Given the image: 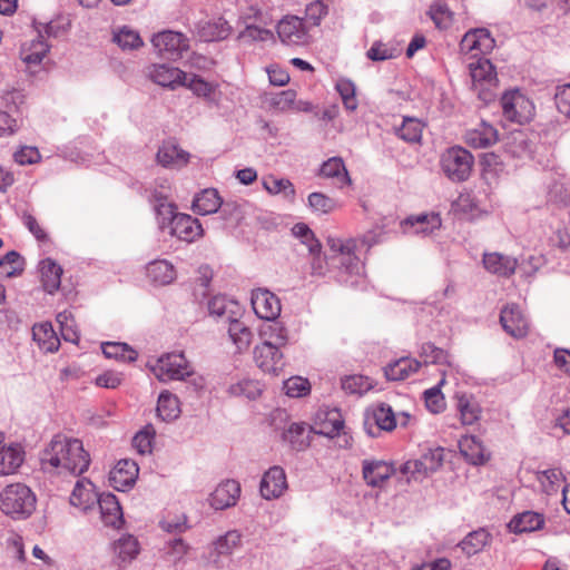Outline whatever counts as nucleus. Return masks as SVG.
<instances>
[{"instance_id": "c85d7f7f", "label": "nucleus", "mask_w": 570, "mask_h": 570, "mask_svg": "<svg viewBox=\"0 0 570 570\" xmlns=\"http://www.w3.org/2000/svg\"><path fill=\"white\" fill-rule=\"evenodd\" d=\"M38 269L43 289L49 294L57 292L61 284V266L51 258H45L40 261Z\"/></svg>"}, {"instance_id": "7ed1b4c3", "label": "nucleus", "mask_w": 570, "mask_h": 570, "mask_svg": "<svg viewBox=\"0 0 570 570\" xmlns=\"http://www.w3.org/2000/svg\"><path fill=\"white\" fill-rule=\"evenodd\" d=\"M495 46L494 39L485 28L469 30L460 42V51L463 55H471L475 61L469 62L470 76L476 86H492L497 82L494 66L484 56L489 55Z\"/></svg>"}, {"instance_id": "1a4fd4ad", "label": "nucleus", "mask_w": 570, "mask_h": 570, "mask_svg": "<svg viewBox=\"0 0 570 570\" xmlns=\"http://www.w3.org/2000/svg\"><path fill=\"white\" fill-rule=\"evenodd\" d=\"M151 43L158 53L167 59H177L189 49L188 38L181 32L171 30L154 35Z\"/></svg>"}, {"instance_id": "a18cd8bd", "label": "nucleus", "mask_w": 570, "mask_h": 570, "mask_svg": "<svg viewBox=\"0 0 570 570\" xmlns=\"http://www.w3.org/2000/svg\"><path fill=\"white\" fill-rule=\"evenodd\" d=\"M240 540L242 535L238 531H228L213 542V553L217 557H227L240 544Z\"/></svg>"}, {"instance_id": "473e14b6", "label": "nucleus", "mask_w": 570, "mask_h": 570, "mask_svg": "<svg viewBox=\"0 0 570 570\" xmlns=\"http://www.w3.org/2000/svg\"><path fill=\"white\" fill-rule=\"evenodd\" d=\"M456 409L463 425H472L481 417V406L471 394H456Z\"/></svg>"}, {"instance_id": "4d7b16f0", "label": "nucleus", "mask_w": 570, "mask_h": 570, "mask_svg": "<svg viewBox=\"0 0 570 570\" xmlns=\"http://www.w3.org/2000/svg\"><path fill=\"white\" fill-rule=\"evenodd\" d=\"M0 268H6L4 273L8 277L20 275L24 269V259L16 252H8L0 258Z\"/></svg>"}, {"instance_id": "6ab92c4d", "label": "nucleus", "mask_w": 570, "mask_h": 570, "mask_svg": "<svg viewBox=\"0 0 570 570\" xmlns=\"http://www.w3.org/2000/svg\"><path fill=\"white\" fill-rule=\"evenodd\" d=\"M343 429L344 420L337 409L318 412L314 426H309V431L327 438L341 436Z\"/></svg>"}, {"instance_id": "412c9836", "label": "nucleus", "mask_w": 570, "mask_h": 570, "mask_svg": "<svg viewBox=\"0 0 570 570\" xmlns=\"http://www.w3.org/2000/svg\"><path fill=\"white\" fill-rule=\"evenodd\" d=\"M149 78L155 83L174 90L177 87L183 86L184 80L188 79V75L179 68L161 63L150 67Z\"/></svg>"}, {"instance_id": "09e8293b", "label": "nucleus", "mask_w": 570, "mask_h": 570, "mask_svg": "<svg viewBox=\"0 0 570 570\" xmlns=\"http://www.w3.org/2000/svg\"><path fill=\"white\" fill-rule=\"evenodd\" d=\"M429 14L439 29H448L453 21V12L444 1H436L430 6Z\"/></svg>"}, {"instance_id": "6e6552de", "label": "nucleus", "mask_w": 570, "mask_h": 570, "mask_svg": "<svg viewBox=\"0 0 570 570\" xmlns=\"http://www.w3.org/2000/svg\"><path fill=\"white\" fill-rule=\"evenodd\" d=\"M503 116L513 122L524 124L532 119L534 106L519 90L505 92L501 98Z\"/></svg>"}, {"instance_id": "2f4dec72", "label": "nucleus", "mask_w": 570, "mask_h": 570, "mask_svg": "<svg viewBox=\"0 0 570 570\" xmlns=\"http://www.w3.org/2000/svg\"><path fill=\"white\" fill-rule=\"evenodd\" d=\"M37 32L36 39L21 47L20 56L27 65H39L50 50V45L45 40L42 30L37 28Z\"/></svg>"}, {"instance_id": "58836bf2", "label": "nucleus", "mask_w": 570, "mask_h": 570, "mask_svg": "<svg viewBox=\"0 0 570 570\" xmlns=\"http://www.w3.org/2000/svg\"><path fill=\"white\" fill-rule=\"evenodd\" d=\"M157 415L165 422L176 420L180 414L179 400L169 391H163L157 401Z\"/></svg>"}, {"instance_id": "39448f33", "label": "nucleus", "mask_w": 570, "mask_h": 570, "mask_svg": "<svg viewBox=\"0 0 570 570\" xmlns=\"http://www.w3.org/2000/svg\"><path fill=\"white\" fill-rule=\"evenodd\" d=\"M24 94L19 89H11L3 94L0 100V136L14 134L22 124V109Z\"/></svg>"}, {"instance_id": "8fccbe9b", "label": "nucleus", "mask_w": 570, "mask_h": 570, "mask_svg": "<svg viewBox=\"0 0 570 570\" xmlns=\"http://www.w3.org/2000/svg\"><path fill=\"white\" fill-rule=\"evenodd\" d=\"M400 473L405 479L406 483L421 482L426 479L431 473L424 468L423 461L419 459L409 460L400 468Z\"/></svg>"}, {"instance_id": "f8f14e48", "label": "nucleus", "mask_w": 570, "mask_h": 570, "mask_svg": "<svg viewBox=\"0 0 570 570\" xmlns=\"http://www.w3.org/2000/svg\"><path fill=\"white\" fill-rule=\"evenodd\" d=\"M252 306L255 314L266 321L276 320L281 313L279 298L266 288H258L252 293Z\"/></svg>"}, {"instance_id": "ddd939ff", "label": "nucleus", "mask_w": 570, "mask_h": 570, "mask_svg": "<svg viewBox=\"0 0 570 570\" xmlns=\"http://www.w3.org/2000/svg\"><path fill=\"white\" fill-rule=\"evenodd\" d=\"M222 208V214H227L235 209L232 203L223 204V200L215 188H207L197 194L193 200V209L199 215H209L217 213Z\"/></svg>"}, {"instance_id": "4c0bfd02", "label": "nucleus", "mask_w": 570, "mask_h": 570, "mask_svg": "<svg viewBox=\"0 0 570 570\" xmlns=\"http://www.w3.org/2000/svg\"><path fill=\"white\" fill-rule=\"evenodd\" d=\"M305 423H292L283 433V440L295 451H303L309 445V434Z\"/></svg>"}, {"instance_id": "864d4df0", "label": "nucleus", "mask_w": 570, "mask_h": 570, "mask_svg": "<svg viewBox=\"0 0 570 570\" xmlns=\"http://www.w3.org/2000/svg\"><path fill=\"white\" fill-rule=\"evenodd\" d=\"M114 41L124 50L138 49L144 45L139 33L126 26L115 33Z\"/></svg>"}, {"instance_id": "052dcab7", "label": "nucleus", "mask_w": 570, "mask_h": 570, "mask_svg": "<svg viewBox=\"0 0 570 570\" xmlns=\"http://www.w3.org/2000/svg\"><path fill=\"white\" fill-rule=\"evenodd\" d=\"M296 96L297 94L295 90L287 89L271 95L267 101L271 108L281 112H286L292 110V107L294 106V98H296Z\"/></svg>"}, {"instance_id": "6e6d98bb", "label": "nucleus", "mask_w": 570, "mask_h": 570, "mask_svg": "<svg viewBox=\"0 0 570 570\" xmlns=\"http://www.w3.org/2000/svg\"><path fill=\"white\" fill-rule=\"evenodd\" d=\"M115 552L118 558L126 562L138 554V541L132 535H124L115 543Z\"/></svg>"}, {"instance_id": "f3484780", "label": "nucleus", "mask_w": 570, "mask_h": 570, "mask_svg": "<svg viewBox=\"0 0 570 570\" xmlns=\"http://www.w3.org/2000/svg\"><path fill=\"white\" fill-rule=\"evenodd\" d=\"M500 323L503 330L513 337H523L528 334L529 323L520 307L515 304L507 305L500 313Z\"/></svg>"}, {"instance_id": "a19ab883", "label": "nucleus", "mask_w": 570, "mask_h": 570, "mask_svg": "<svg viewBox=\"0 0 570 570\" xmlns=\"http://www.w3.org/2000/svg\"><path fill=\"white\" fill-rule=\"evenodd\" d=\"M261 336L264 342L269 345H276L282 348L288 343V332L286 327L278 321H269L268 324L264 325L261 331Z\"/></svg>"}, {"instance_id": "b1692460", "label": "nucleus", "mask_w": 570, "mask_h": 570, "mask_svg": "<svg viewBox=\"0 0 570 570\" xmlns=\"http://www.w3.org/2000/svg\"><path fill=\"white\" fill-rule=\"evenodd\" d=\"M395 472L392 464L379 460H364L362 463L363 478L370 487H381Z\"/></svg>"}, {"instance_id": "f03ea898", "label": "nucleus", "mask_w": 570, "mask_h": 570, "mask_svg": "<svg viewBox=\"0 0 570 570\" xmlns=\"http://www.w3.org/2000/svg\"><path fill=\"white\" fill-rule=\"evenodd\" d=\"M90 464V455L78 439L55 435L41 452L40 465L46 473L80 475Z\"/></svg>"}, {"instance_id": "69168bd1", "label": "nucleus", "mask_w": 570, "mask_h": 570, "mask_svg": "<svg viewBox=\"0 0 570 570\" xmlns=\"http://www.w3.org/2000/svg\"><path fill=\"white\" fill-rule=\"evenodd\" d=\"M420 355L424 358L425 363L449 364V354L432 343H424L421 346Z\"/></svg>"}, {"instance_id": "680f3d73", "label": "nucleus", "mask_w": 570, "mask_h": 570, "mask_svg": "<svg viewBox=\"0 0 570 570\" xmlns=\"http://www.w3.org/2000/svg\"><path fill=\"white\" fill-rule=\"evenodd\" d=\"M184 87L190 89L196 96L210 99L215 91V86L199 76L190 75L187 80H184Z\"/></svg>"}, {"instance_id": "5701e85b", "label": "nucleus", "mask_w": 570, "mask_h": 570, "mask_svg": "<svg viewBox=\"0 0 570 570\" xmlns=\"http://www.w3.org/2000/svg\"><path fill=\"white\" fill-rule=\"evenodd\" d=\"M156 158L163 167L179 169L188 164L190 155L174 140H167L158 148Z\"/></svg>"}, {"instance_id": "c756f323", "label": "nucleus", "mask_w": 570, "mask_h": 570, "mask_svg": "<svg viewBox=\"0 0 570 570\" xmlns=\"http://www.w3.org/2000/svg\"><path fill=\"white\" fill-rule=\"evenodd\" d=\"M484 268L495 275L509 277L514 274L518 262L515 258L502 255L500 253H489L483 255Z\"/></svg>"}, {"instance_id": "ea45409f", "label": "nucleus", "mask_w": 570, "mask_h": 570, "mask_svg": "<svg viewBox=\"0 0 570 570\" xmlns=\"http://www.w3.org/2000/svg\"><path fill=\"white\" fill-rule=\"evenodd\" d=\"M320 173L326 178H335L337 186L341 188L351 184L344 161L340 157H333L324 161Z\"/></svg>"}, {"instance_id": "f257e3e1", "label": "nucleus", "mask_w": 570, "mask_h": 570, "mask_svg": "<svg viewBox=\"0 0 570 570\" xmlns=\"http://www.w3.org/2000/svg\"><path fill=\"white\" fill-rule=\"evenodd\" d=\"M330 255L322 257L321 253L312 255L311 273L314 276H325L330 267H336V278L340 283L355 285L363 273L364 265L355 255L356 240L330 237L327 239Z\"/></svg>"}, {"instance_id": "e433bc0d", "label": "nucleus", "mask_w": 570, "mask_h": 570, "mask_svg": "<svg viewBox=\"0 0 570 570\" xmlns=\"http://www.w3.org/2000/svg\"><path fill=\"white\" fill-rule=\"evenodd\" d=\"M544 524V518L541 513L525 511L512 518L509 528L514 533L532 532L539 530Z\"/></svg>"}, {"instance_id": "cd10ccee", "label": "nucleus", "mask_w": 570, "mask_h": 570, "mask_svg": "<svg viewBox=\"0 0 570 570\" xmlns=\"http://www.w3.org/2000/svg\"><path fill=\"white\" fill-rule=\"evenodd\" d=\"M497 140V129L485 121H481L475 128L468 130L464 135V141L473 148H488L494 145Z\"/></svg>"}, {"instance_id": "de8ad7c7", "label": "nucleus", "mask_w": 570, "mask_h": 570, "mask_svg": "<svg viewBox=\"0 0 570 570\" xmlns=\"http://www.w3.org/2000/svg\"><path fill=\"white\" fill-rule=\"evenodd\" d=\"M336 91L340 94L343 105L348 111H355L358 102L356 99L355 83L347 78H340L335 85Z\"/></svg>"}, {"instance_id": "a211bd4d", "label": "nucleus", "mask_w": 570, "mask_h": 570, "mask_svg": "<svg viewBox=\"0 0 570 570\" xmlns=\"http://www.w3.org/2000/svg\"><path fill=\"white\" fill-rule=\"evenodd\" d=\"M287 488L286 474L283 468L275 465L268 469L262 478L259 491L264 499L279 498Z\"/></svg>"}, {"instance_id": "9b49d317", "label": "nucleus", "mask_w": 570, "mask_h": 570, "mask_svg": "<svg viewBox=\"0 0 570 570\" xmlns=\"http://www.w3.org/2000/svg\"><path fill=\"white\" fill-rule=\"evenodd\" d=\"M277 35L283 43L305 45L308 41V32L303 19L296 16H286L277 24Z\"/></svg>"}, {"instance_id": "c9c22d12", "label": "nucleus", "mask_w": 570, "mask_h": 570, "mask_svg": "<svg viewBox=\"0 0 570 570\" xmlns=\"http://www.w3.org/2000/svg\"><path fill=\"white\" fill-rule=\"evenodd\" d=\"M421 363L411 357H401L385 366L384 373L390 381H401L407 379L411 374L417 372Z\"/></svg>"}, {"instance_id": "72a5a7b5", "label": "nucleus", "mask_w": 570, "mask_h": 570, "mask_svg": "<svg viewBox=\"0 0 570 570\" xmlns=\"http://www.w3.org/2000/svg\"><path fill=\"white\" fill-rule=\"evenodd\" d=\"M24 452L20 444L0 448V473L8 475L13 473L23 462Z\"/></svg>"}, {"instance_id": "9d476101", "label": "nucleus", "mask_w": 570, "mask_h": 570, "mask_svg": "<svg viewBox=\"0 0 570 570\" xmlns=\"http://www.w3.org/2000/svg\"><path fill=\"white\" fill-rule=\"evenodd\" d=\"M395 426V415L390 405L382 403L365 414L364 430L372 438L381 431H392Z\"/></svg>"}, {"instance_id": "f704fd0d", "label": "nucleus", "mask_w": 570, "mask_h": 570, "mask_svg": "<svg viewBox=\"0 0 570 570\" xmlns=\"http://www.w3.org/2000/svg\"><path fill=\"white\" fill-rule=\"evenodd\" d=\"M32 337L45 352H56L60 346V340L51 323L36 324L32 327Z\"/></svg>"}, {"instance_id": "bb28decb", "label": "nucleus", "mask_w": 570, "mask_h": 570, "mask_svg": "<svg viewBox=\"0 0 570 570\" xmlns=\"http://www.w3.org/2000/svg\"><path fill=\"white\" fill-rule=\"evenodd\" d=\"M460 453L473 465H482L490 459L483 443L474 435H464L459 441Z\"/></svg>"}, {"instance_id": "a878e982", "label": "nucleus", "mask_w": 570, "mask_h": 570, "mask_svg": "<svg viewBox=\"0 0 570 570\" xmlns=\"http://www.w3.org/2000/svg\"><path fill=\"white\" fill-rule=\"evenodd\" d=\"M96 503L99 505L101 520L105 525L119 528L122 524V510L115 494L102 493Z\"/></svg>"}, {"instance_id": "13d9d810", "label": "nucleus", "mask_w": 570, "mask_h": 570, "mask_svg": "<svg viewBox=\"0 0 570 570\" xmlns=\"http://www.w3.org/2000/svg\"><path fill=\"white\" fill-rule=\"evenodd\" d=\"M230 396H245L249 400H254L261 394L259 384L253 380H242L235 384H232L228 390Z\"/></svg>"}, {"instance_id": "338daca9", "label": "nucleus", "mask_w": 570, "mask_h": 570, "mask_svg": "<svg viewBox=\"0 0 570 570\" xmlns=\"http://www.w3.org/2000/svg\"><path fill=\"white\" fill-rule=\"evenodd\" d=\"M420 460L423 461L425 470L432 474L433 472L438 471L443 463L444 449H430L420 456Z\"/></svg>"}, {"instance_id": "393cba45", "label": "nucleus", "mask_w": 570, "mask_h": 570, "mask_svg": "<svg viewBox=\"0 0 570 570\" xmlns=\"http://www.w3.org/2000/svg\"><path fill=\"white\" fill-rule=\"evenodd\" d=\"M99 495L94 483L89 479L82 478L75 484L70 495V503L82 511H88L96 504Z\"/></svg>"}, {"instance_id": "20e7f679", "label": "nucleus", "mask_w": 570, "mask_h": 570, "mask_svg": "<svg viewBox=\"0 0 570 570\" xmlns=\"http://www.w3.org/2000/svg\"><path fill=\"white\" fill-rule=\"evenodd\" d=\"M36 494L23 483L8 484L0 492V510L13 520H24L36 510Z\"/></svg>"}, {"instance_id": "0eeeda50", "label": "nucleus", "mask_w": 570, "mask_h": 570, "mask_svg": "<svg viewBox=\"0 0 570 570\" xmlns=\"http://www.w3.org/2000/svg\"><path fill=\"white\" fill-rule=\"evenodd\" d=\"M153 372L163 382L185 380L193 374V366L183 353H169L157 360Z\"/></svg>"}, {"instance_id": "e2e57ef3", "label": "nucleus", "mask_w": 570, "mask_h": 570, "mask_svg": "<svg viewBox=\"0 0 570 570\" xmlns=\"http://www.w3.org/2000/svg\"><path fill=\"white\" fill-rule=\"evenodd\" d=\"M284 391L289 397H302L309 393L311 384L307 379L293 376L284 382Z\"/></svg>"}, {"instance_id": "c03bdc74", "label": "nucleus", "mask_w": 570, "mask_h": 570, "mask_svg": "<svg viewBox=\"0 0 570 570\" xmlns=\"http://www.w3.org/2000/svg\"><path fill=\"white\" fill-rule=\"evenodd\" d=\"M423 124L411 117H405L400 127L395 128L396 135L410 144L420 142L422 138Z\"/></svg>"}, {"instance_id": "aec40b11", "label": "nucleus", "mask_w": 570, "mask_h": 570, "mask_svg": "<svg viewBox=\"0 0 570 570\" xmlns=\"http://www.w3.org/2000/svg\"><path fill=\"white\" fill-rule=\"evenodd\" d=\"M256 365L266 373L277 374L283 367V354L276 345L263 342L254 348Z\"/></svg>"}, {"instance_id": "37998d69", "label": "nucleus", "mask_w": 570, "mask_h": 570, "mask_svg": "<svg viewBox=\"0 0 570 570\" xmlns=\"http://www.w3.org/2000/svg\"><path fill=\"white\" fill-rule=\"evenodd\" d=\"M101 350L107 358H114L127 363L135 362L138 356V353L131 346L120 342L102 343Z\"/></svg>"}, {"instance_id": "dca6fc26", "label": "nucleus", "mask_w": 570, "mask_h": 570, "mask_svg": "<svg viewBox=\"0 0 570 570\" xmlns=\"http://www.w3.org/2000/svg\"><path fill=\"white\" fill-rule=\"evenodd\" d=\"M203 233L199 220L188 214H177L170 225V235L187 243L195 242L203 236Z\"/></svg>"}, {"instance_id": "5fc2aeb1", "label": "nucleus", "mask_w": 570, "mask_h": 570, "mask_svg": "<svg viewBox=\"0 0 570 570\" xmlns=\"http://www.w3.org/2000/svg\"><path fill=\"white\" fill-rule=\"evenodd\" d=\"M35 28H40L42 30L43 38H59L68 32L70 21L67 18L58 17L47 23H35Z\"/></svg>"}, {"instance_id": "423d86ee", "label": "nucleus", "mask_w": 570, "mask_h": 570, "mask_svg": "<svg viewBox=\"0 0 570 570\" xmlns=\"http://www.w3.org/2000/svg\"><path fill=\"white\" fill-rule=\"evenodd\" d=\"M441 168L452 181H465L474 165L473 155L461 146L448 148L441 156Z\"/></svg>"}, {"instance_id": "bf43d9fd", "label": "nucleus", "mask_w": 570, "mask_h": 570, "mask_svg": "<svg viewBox=\"0 0 570 570\" xmlns=\"http://www.w3.org/2000/svg\"><path fill=\"white\" fill-rule=\"evenodd\" d=\"M342 389L348 394L362 395L372 389V383L366 376L350 375L342 379Z\"/></svg>"}, {"instance_id": "49530a36", "label": "nucleus", "mask_w": 570, "mask_h": 570, "mask_svg": "<svg viewBox=\"0 0 570 570\" xmlns=\"http://www.w3.org/2000/svg\"><path fill=\"white\" fill-rule=\"evenodd\" d=\"M292 233L296 238L301 240L303 245L307 247L308 253L311 255L321 253L322 244L315 237L313 230L306 224L298 223L294 225V227L292 228Z\"/></svg>"}, {"instance_id": "3c124183", "label": "nucleus", "mask_w": 570, "mask_h": 570, "mask_svg": "<svg viewBox=\"0 0 570 570\" xmlns=\"http://www.w3.org/2000/svg\"><path fill=\"white\" fill-rule=\"evenodd\" d=\"M264 188L273 195L283 194L291 202L295 198V188L291 180L286 178H275L273 176L264 179Z\"/></svg>"}, {"instance_id": "603ef678", "label": "nucleus", "mask_w": 570, "mask_h": 570, "mask_svg": "<svg viewBox=\"0 0 570 570\" xmlns=\"http://www.w3.org/2000/svg\"><path fill=\"white\" fill-rule=\"evenodd\" d=\"M489 533L480 529L478 531L470 532L461 542L460 547L464 553L468 556L475 554L481 551L483 547L488 543Z\"/></svg>"}, {"instance_id": "79ce46f5", "label": "nucleus", "mask_w": 570, "mask_h": 570, "mask_svg": "<svg viewBox=\"0 0 570 570\" xmlns=\"http://www.w3.org/2000/svg\"><path fill=\"white\" fill-rule=\"evenodd\" d=\"M227 320L229 321L228 335L230 340L238 351L247 350L253 338L250 328L243 322L230 316H227Z\"/></svg>"}, {"instance_id": "4468645a", "label": "nucleus", "mask_w": 570, "mask_h": 570, "mask_svg": "<svg viewBox=\"0 0 570 570\" xmlns=\"http://www.w3.org/2000/svg\"><path fill=\"white\" fill-rule=\"evenodd\" d=\"M139 473L137 463L132 460L125 459L117 462L109 473V482L117 491H126L130 489Z\"/></svg>"}, {"instance_id": "7c9ffc66", "label": "nucleus", "mask_w": 570, "mask_h": 570, "mask_svg": "<svg viewBox=\"0 0 570 570\" xmlns=\"http://www.w3.org/2000/svg\"><path fill=\"white\" fill-rule=\"evenodd\" d=\"M146 275L153 284L164 286L175 281L176 269L168 261L156 259L147 264Z\"/></svg>"}, {"instance_id": "2eb2a0df", "label": "nucleus", "mask_w": 570, "mask_h": 570, "mask_svg": "<svg viewBox=\"0 0 570 570\" xmlns=\"http://www.w3.org/2000/svg\"><path fill=\"white\" fill-rule=\"evenodd\" d=\"M442 220L438 213H422L402 220L401 227L406 234L430 235L441 227Z\"/></svg>"}, {"instance_id": "774afa93", "label": "nucleus", "mask_w": 570, "mask_h": 570, "mask_svg": "<svg viewBox=\"0 0 570 570\" xmlns=\"http://www.w3.org/2000/svg\"><path fill=\"white\" fill-rule=\"evenodd\" d=\"M554 102L558 111L570 119V83L557 88Z\"/></svg>"}, {"instance_id": "4be33fe9", "label": "nucleus", "mask_w": 570, "mask_h": 570, "mask_svg": "<svg viewBox=\"0 0 570 570\" xmlns=\"http://www.w3.org/2000/svg\"><path fill=\"white\" fill-rule=\"evenodd\" d=\"M240 495V484L235 480L219 483L210 494L209 504L215 510H224L236 504Z\"/></svg>"}, {"instance_id": "0e129e2a", "label": "nucleus", "mask_w": 570, "mask_h": 570, "mask_svg": "<svg viewBox=\"0 0 570 570\" xmlns=\"http://www.w3.org/2000/svg\"><path fill=\"white\" fill-rule=\"evenodd\" d=\"M308 206L313 212L328 214L335 209L336 203L325 194L315 191L308 195Z\"/></svg>"}]
</instances>
